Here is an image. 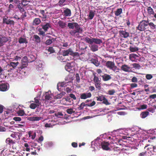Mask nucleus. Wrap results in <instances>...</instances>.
I'll return each instance as SVG.
<instances>
[{
  "label": "nucleus",
  "mask_w": 156,
  "mask_h": 156,
  "mask_svg": "<svg viewBox=\"0 0 156 156\" xmlns=\"http://www.w3.org/2000/svg\"><path fill=\"white\" fill-rule=\"evenodd\" d=\"M28 61L27 58L26 56L24 57L22 60V65L21 68L22 69L26 67L28 65Z\"/></svg>",
  "instance_id": "obj_7"
},
{
  "label": "nucleus",
  "mask_w": 156,
  "mask_h": 156,
  "mask_svg": "<svg viewBox=\"0 0 156 156\" xmlns=\"http://www.w3.org/2000/svg\"><path fill=\"white\" fill-rule=\"evenodd\" d=\"M63 13L66 16H70L71 15V11L68 8H66L63 11Z\"/></svg>",
  "instance_id": "obj_18"
},
{
  "label": "nucleus",
  "mask_w": 156,
  "mask_h": 156,
  "mask_svg": "<svg viewBox=\"0 0 156 156\" xmlns=\"http://www.w3.org/2000/svg\"><path fill=\"white\" fill-rule=\"evenodd\" d=\"M72 52V49L70 48L66 50H64L62 51V55L63 56H66L69 54L71 55V53Z\"/></svg>",
  "instance_id": "obj_14"
},
{
  "label": "nucleus",
  "mask_w": 156,
  "mask_h": 156,
  "mask_svg": "<svg viewBox=\"0 0 156 156\" xmlns=\"http://www.w3.org/2000/svg\"><path fill=\"white\" fill-rule=\"evenodd\" d=\"M21 136V134L19 133H15L11 135V137L13 138H16L17 139H20Z\"/></svg>",
  "instance_id": "obj_28"
},
{
  "label": "nucleus",
  "mask_w": 156,
  "mask_h": 156,
  "mask_svg": "<svg viewBox=\"0 0 156 156\" xmlns=\"http://www.w3.org/2000/svg\"><path fill=\"white\" fill-rule=\"evenodd\" d=\"M148 20H142L140 22L138 26L136 27V29L140 31H144L148 29Z\"/></svg>",
  "instance_id": "obj_1"
},
{
  "label": "nucleus",
  "mask_w": 156,
  "mask_h": 156,
  "mask_svg": "<svg viewBox=\"0 0 156 156\" xmlns=\"http://www.w3.org/2000/svg\"><path fill=\"white\" fill-rule=\"evenodd\" d=\"M23 12L21 16L20 19H22L23 20L24 19V18L27 17L26 12L24 11L23 12Z\"/></svg>",
  "instance_id": "obj_58"
},
{
  "label": "nucleus",
  "mask_w": 156,
  "mask_h": 156,
  "mask_svg": "<svg viewBox=\"0 0 156 156\" xmlns=\"http://www.w3.org/2000/svg\"><path fill=\"white\" fill-rule=\"evenodd\" d=\"M41 26L42 28L45 32L47 31L51 27L50 24L48 23H46L45 24L42 25Z\"/></svg>",
  "instance_id": "obj_19"
},
{
  "label": "nucleus",
  "mask_w": 156,
  "mask_h": 156,
  "mask_svg": "<svg viewBox=\"0 0 156 156\" xmlns=\"http://www.w3.org/2000/svg\"><path fill=\"white\" fill-rule=\"evenodd\" d=\"M76 80L78 83H79L80 81V77L79 76V74L78 73H77L75 75Z\"/></svg>",
  "instance_id": "obj_60"
},
{
  "label": "nucleus",
  "mask_w": 156,
  "mask_h": 156,
  "mask_svg": "<svg viewBox=\"0 0 156 156\" xmlns=\"http://www.w3.org/2000/svg\"><path fill=\"white\" fill-rule=\"evenodd\" d=\"M45 98L46 100H49L51 99V97L50 94H49L47 93H46L45 94Z\"/></svg>",
  "instance_id": "obj_49"
},
{
  "label": "nucleus",
  "mask_w": 156,
  "mask_h": 156,
  "mask_svg": "<svg viewBox=\"0 0 156 156\" xmlns=\"http://www.w3.org/2000/svg\"><path fill=\"white\" fill-rule=\"evenodd\" d=\"M71 55L73 57H78L79 56V53L77 52H74L72 50V52L71 53Z\"/></svg>",
  "instance_id": "obj_46"
},
{
  "label": "nucleus",
  "mask_w": 156,
  "mask_h": 156,
  "mask_svg": "<svg viewBox=\"0 0 156 156\" xmlns=\"http://www.w3.org/2000/svg\"><path fill=\"white\" fill-rule=\"evenodd\" d=\"M48 51L50 52V54L53 53L55 52V50L52 47H50L48 49Z\"/></svg>",
  "instance_id": "obj_52"
},
{
  "label": "nucleus",
  "mask_w": 156,
  "mask_h": 156,
  "mask_svg": "<svg viewBox=\"0 0 156 156\" xmlns=\"http://www.w3.org/2000/svg\"><path fill=\"white\" fill-rule=\"evenodd\" d=\"M3 23L7 24H10L12 25H14V22L12 20L10 19H7L5 17H3Z\"/></svg>",
  "instance_id": "obj_12"
},
{
  "label": "nucleus",
  "mask_w": 156,
  "mask_h": 156,
  "mask_svg": "<svg viewBox=\"0 0 156 156\" xmlns=\"http://www.w3.org/2000/svg\"><path fill=\"white\" fill-rule=\"evenodd\" d=\"M122 12V9L121 8L118 9L116 10L115 11V14L116 16H119Z\"/></svg>",
  "instance_id": "obj_36"
},
{
  "label": "nucleus",
  "mask_w": 156,
  "mask_h": 156,
  "mask_svg": "<svg viewBox=\"0 0 156 156\" xmlns=\"http://www.w3.org/2000/svg\"><path fill=\"white\" fill-rule=\"evenodd\" d=\"M17 114L19 116H23L25 114L24 111L22 110H20L17 112Z\"/></svg>",
  "instance_id": "obj_48"
},
{
  "label": "nucleus",
  "mask_w": 156,
  "mask_h": 156,
  "mask_svg": "<svg viewBox=\"0 0 156 156\" xmlns=\"http://www.w3.org/2000/svg\"><path fill=\"white\" fill-rule=\"evenodd\" d=\"M102 77L103 80L104 81H107L112 79L111 76L107 74H105L104 75L102 76Z\"/></svg>",
  "instance_id": "obj_20"
},
{
  "label": "nucleus",
  "mask_w": 156,
  "mask_h": 156,
  "mask_svg": "<svg viewBox=\"0 0 156 156\" xmlns=\"http://www.w3.org/2000/svg\"><path fill=\"white\" fill-rule=\"evenodd\" d=\"M66 0H59L57 5L60 7H62L65 5L64 3L65 2Z\"/></svg>",
  "instance_id": "obj_43"
},
{
  "label": "nucleus",
  "mask_w": 156,
  "mask_h": 156,
  "mask_svg": "<svg viewBox=\"0 0 156 156\" xmlns=\"http://www.w3.org/2000/svg\"><path fill=\"white\" fill-rule=\"evenodd\" d=\"M18 64L19 62H12L10 63L9 66H10L12 67L13 69L16 67Z\"/></svg>",
  "instance_id": "obj_39"
},
{
  "label": "nucleus",
  "mask_w": 156,
  "mask_h": 156,
  "mask_svg": "<svg viewBox=\"0 0 156 156\" xmlns=\"http://www.w3.org/2000/svg\"><path fill=\"white\" fill-rule=\"evenodd\" d=\"M115 92V91L114 90H109L108 91V94L110 95H112L114 94Z\"/></svg>",
  "instance_id": "obj_62"
},
{
  "label": "nucleus",
  "mask_w": 156,
  "mask_h": 156,
  "mask_svg": "<svg viewBox=\"0 0 156 156\" xmlns=\"http://www.w3.org/2000/svg\"><path fill=\"white\" fill-rule=\"evenodd\" d=\"M129 50L131 52H135L138 51V49L137 47H130L129 48Z\"/></svg>",
  "instance_id": "obj_54"
},
{
  "label": "nucleus",
  "mask_w": 156,
  "mask_h": 156,
  "mask_svg": "<svg viewBox=\"0 0 156 156\" xmlns=\"http://www.w3.org/2000/svg\"><path fill=\"white\" fill-rule=\"evenodd\" d=\"M9 39L5 36L0 37V47L3 46L5 43L9 41Z\"/></svg>",
  "instance_id": "obj_8"
},
{
  "label": "nucleus",
  "mask_w": 156,
  "mask_h": 156,
  "mask_svg": "<svg viewBox=\"0 0 156 156\" xmlns=\"http://www.w3.org/2000/svg\"><path fill=\"white\" fill-rule=\"evenodd\" d=\"M92 44L94 43L97 44H100L102 43V41L101 39L95 38H92Z\"/></svg>",
  "instance_id": "obj_24"
},
{
  "label": "nucleus",
  "mask_w": 156,
  "mask_h": 156,
  "mask_svg": "<svg viewBox=\"0 0 156 156\" xmlns=\"http://www.w3.org/2000/svg\"><path fill=\"white\" fill-rule=\"evenodd\" d=\"M95 104L96 102L94 101H93L90 103L85 104V102H83L80 105L79 107L78 108L79 110H82L83 108L85 106L90 107H92Z\"/></svg>",
  "instance_id": "obj_4"
},
{
  "label": "nucleus",
  "mask_w": 156,
  "mask_h": 156,
  "mask_svg": "<svg viewBox=\"0 0 156 156\" xmlns=\"http://www.w3.org/2000/svg\"><path fill=\"white\" fill-rule=\"evenodd\" d=\"M90 48L91 50L93 52L96 51L98 50V46L95 44H92Z\"/></svg>",
  "instance_id": "obj_31"
},
{
  "label": "nucleus",
  "mask_w": 156,
  "mask_h": 156,
  "mask_svg": "<svg viewBox=\"0 0 156 156\" xmlns=\"http://www.w3.org/2000/svg\"><path fill=\"white\" fill-rule=\"evenodd\" d=\"M147 154V151H146L144 152H143L140 153L139 154V156H144L146 155Z\"/></svg>",
  "instance_id": "obj_64"
},
{
  "label": "nucleus",
  "mask_w": 156,
  "mask_h": 156,
  "mask_svg": "<svg viewBox=\"0 0 156 156\" xmlns=\"http://www.w3.org/2000/svg\"><path fill=\"white\" fill-rule=\"evenodd\" d=\"M55 38H52L51 39H48L46 41L45 43L47 45H49L51 44L53 42L55 41Z\"/></svg>",
  "instance_id": "obj_34"
},
{
  "label": "nucleus",
  "mask_w": 156,
  "mask_h": 156,
  "mask_svg": "<svg viewBox=\"0 0 156 156\" xmlns=\"http://www.w3.org/2000/svg\"><path fill=\"white\" fill-rule=\"evenodd\" d=\"M16 142V141L13 140L10 138H7L5 140V142L7 144L10 146L13 145L15 144Z\"/></svg>",
  "instance_id": "obj_15"
},
{
  "label": "nucleus",
  "mask_w": 156,
  "mask_h": 156,
  "mask_svg": "<svg viewBox=\"0 0 156 156\" xmlns=\"http://www.w3.org/2000/svg\"><path fill=\"white\" fill-rule=\"evenodd\" d=\"M119 33L120 35L124 38H127L129 35V33L125 31L120 30L119 31Z\"/></svg>",
  "instance_id": "obj_13"
},
{
  "label": "nucleus",
  "mask_w": 156,
  "mask_h": 156,
  "mask_svg": "<svg viewBox=\"0 0 156 156\" xmlns=\"http://www.w3.org/2000/svg\"><path fill=\"white\" fill-rule=\"evenodd\" d=\"M91 94L90 92L88 93H83L80 94V98L82 99H85L91 97Z\"/></svg>",
  "instance_id": "obj_11"
},
{
  "label": "nucleus",
  "mask_w": 156,
  "mask_h": 156,
  "mask_svg": "<svg viewBox=\"0 0 156 156\" xmlns=\"http://www.w3.org/2000/svg\"><path fill=\"white\" fill-rule=\"evenodd\" d=\"M13 120L15 121H20L21 120V119L20 117H15L13 118Z\"/></svg>",
  "instance_id": "obj_61"
},
{
  "label": "nucleus",
  "mask_w": 156,
  "mask_h": 156,
  "mask_svg": "<svg viewBox=\"0 0 156 156\" xmlns=\"http://www.w3.org/2000/svg\"><path fill=\"white\" fill-rule=\"evenodd\" d=\"M95 14L94 12L93 11V10H90V11L89 15V19L90 20L92 19L94 17V16Z\"/></svg>",
  "instance_id": "obj_42"
},
{
  "label": "nucleus",
  "mask_w": 156,
  "mask_h": 156,
  "mask_svg": "<svg viewBox=\"0 0 156 156\" xmlns=\"http://www.w3.org/2000/svg\"><path fill=\"white\" fill-rule=\"evenodd\" d=\"M80 33L76 30H71L69 32V34L73 37L78 36L79 35V33Z\"/></svg>",
  "instance_id": "obj_21"
},
{
  "label": "nucleus",
  "mask_w": 156,
  "mask_h": 156,
  "mask_svg": "<svg viewBox=\"0 0 156 156\" xmlns=\"http://www.w3.org/2000/svg\"><path fill=\"white\" fill-rule=\"evenodd\" d=\"M34 103L37 104L38 106H40L41 105V102L40 101V99L38 97H36L34 98V101H32Z\"/></svg>",
  "instance_id": "obj_32"
},
{
  "label": "nucleus",
  "mask_w": 156,
  "mask_h": 156,
  "mask_svg": "<svg viewBox=\"0 0 156 156\" xmlns=\"http://www.w3.org/2000/svg\"><path fill=\"white\" fill-rule=\"evenodd\" d=\"M65 93L62 92L60 94H57V95L55 96V98L56 99H59L61 98L64 95Z\"/></svg>",
  "instance_id": "obj_40"
},
{
  "label": "nucleus",
  "mask_w": 156,
  "mask_h": 156,
  "mask_svg": "<svg viewBox=\"0 0 156 156\" xmlns=\"http://www.w3.org/2000/svg\"><path fill=\"white\" fill-rule=\"evenodd\" d=\"M132 65L133 68L135 69H139L141 67L140 65L139 64L136 63H134L132 64Z\"/></svg>",
  "instance_id": "obj_51"
},
{
  "label": "nucleus",
  "mask_w": 156,
  "mask_h": 156,
  "mask_svg": "<svg viewBox=\"0 0 156 156\" xmlns=\"http://www.w3.org/2000/svg\"><path fill=\"white\" fill-rule=\"evenodd\" d=\"M34 38L35 39V41L37 43H39L41 42V38L40 37L36 34L34 35L33 36Z\"/></svg>",
  "instance_id": "obj_38"
},
{
  "label": "nucleus",
  "mask_w": 156,
  "mask_h": 156,
  "mask_svg": "<svg viewBox=\"0 0 156 156\" xmlns=\"http://www.w3.org/2000/svg\"><path fill=\"white\" fill-rule=\"evenodd\" d=\"M58 24L59 26L62 28H64L66 27V23L62 21H59L58 22Z\"/></svg>",
  "instance_id": "obj_37"
},
{
  "label": "nucleus",
  "mask_w": 156,
  "mask_h": 156,
  "mask_svg": "<svg viewBox=\"0 0 156 156\" xmlns=\"http://www.w3.org/2000/svg\"><path fill=\"white\" fill-rule=\"evenodd\" d=\"M18 42L20 44H27L28 43L27 39L26 38L22 37H20L19 39Z\"/></svg>",
  "instance_id": "obj_30"
},
{
  "label": "nucleus",
  "mask_w": 156,
  "mask_h": 156,
  "mask_svg": "<svg viewBox=\"0 0 156 156\" xmlns=\"http://www.w3.org/2000/svg\"><path fill=\"white\" fill-rule=\"evenodd\" d=\"M41 22L40 19L39 18H35L33 21L32 24L34 26L38 25Z\"/></svg>",
  "instance_id": "obj_26"
},
{
  "label": "nucleus",
  "mask_w": 156,
  "mask_h": 156,
  "mask_svg": "<svg viewBox=\"0 0 156 156\" xmlns=\"http://www.w3.org/2000/svg\"><path fill=\"white\" fill-rule=\"evenodd\" d=\"M149 114V113L148 111L144 112L140 114V117L143 119L145 118Z\"/></svg>",
  "instance_id": "obj_35"
},
{
  "label": "nucleus",
  "mask_w": 156,
  "mask_h": 156,
  "mask_svg": "<svg viewBox=\"0 0 156 156\" xmlns=\"http://www.w3.org/2000/svg\"><path fill=\"white\" fill-rule=\"evenodd\" d=\"M40 12L42 15V16H40V17L42 18V21H45L47 17V15L45 13L44 11L43 10H40Z\"/></svg>",
  "instance_id": "obj_27"
},
{
  "label": "nucleus",
  "mask_w": 156,
  "mask_h": 156,
  "mask_svg": "<svg viewBox=\"0 0 156 156\" xmlns=\"http://www.w3.org/2000/svg\"><path fill=\"white\" fill-rule=\"evenodd\" d=\"M7 89V86L6 84L2 83L0 81V91H4Z\"/></svg>",
  "instance_id": "obj_16"
},
{
  "label": "nucleus",
  "mask_w": 156,
  "mask_h": 156,
  "mask_svg": "<svg viewBox=\"0 0 156 156\" xmlns=\"http://www.w3.org/2000/svg\"><path fill=\"white\" fill-rule=\"evenodd\" d=\"M67 112L69 114H72L73 113H74L75 112V111L73 110V109L72 108H70L66 110Z\"/></svg>",
  "instance_id": "obj_55"
},
{
  "label": "nucleus",
  "mask_w": 156,
  "mask_h": 156,
  "mask_svg": "<svg viewBox=\"0 0 156 156\" xmlns=\"http://www.w3.org/2000/svg\"><path fill=\"white\" fill-rule=\"evenodd\" d=\"M148 27H149V26H150L151 28L154 29L155 28V25L152 22L149 23L148 21Z\"/></svg>",
  "instance_id": "obj_56"
},
{
  "label": "nucleus",
  "mask_w": 156,
  "mask_h": 156,
  "mask_svg": "<svg viewBox=\"0 0 156 156\" xmlns=\"http://www.w3.org/2000/svg\"><path fill=\"white\" fill-rule=\"evenodd\" d=\"M91 63L94 65L96 66H98L100 64V62L98 61V59L97 57H94L91 59L90 60Z\"/></svg>",
  "instance_id": "obj_10"
},
{
  "label": "nucleus",
  "mask_w": 156,
  "mask_h": 156,
  "mask_svg": "<svg viewBox=\"0 0 156 156\" xmlns=\"http://www.w3.org/2000/svg\"><path fill=\"white\" fill-rule=\"evenodd\" d=\"M93 75L94 76L93 81L94 83H100L101 80L100 78H99L98 76H97L95 73H93Z\"/></svg>",
  "instance_id": "obj_22"
},
{
  "label": "nucleus",
  "mask_w": 156,
  "mask_h": 156,
  "mask_svg": "<svg viewBox=\"0 0 156 156\" xmlns=\"http://www.w3.org/2000/svg\"><path fill=\"white\" fill-rule=\"evenodd\" d=\"M49 123H47L45 125V127H50L53 126L54 124L53 123L54 122V121L51 120H50L48 122Z\"/></svg>",
  "instance_id": "obj_29"
},
{
  "label": "nucleus",
  "mask_w": 156,
  "mask_h": 156,
  "mask_svg": "<svg viewBox=\"0 0 156 156\" xmlns=\"http://www.w3.org/2000/svg\"><path fill=\"white\" fill-rule=\"evenodd\" d=\"M38 31L39 32V34L40 35H42L43 36H44L45 35V32L43 30H42V29L41 28H39L38 29Z\"/></svg>",
  "instance_id": "obj_57"
},
{
  "label": "nucleus",
  "mask_w": 156,
  "mask_h": 156,
  "mask_svg": "<svg viewBox=\"0 0 156 156\" xmlns=\"http://www.w3.org/2000/svg\"><path fill=\"white\" fill-rule=\"evenodd\" d=\"M146 78L147 80H149L153 78V76L151 74H147L146 75Z\"/></svg>",
  "instance_id": "obj_59"
},
{
  "label": "nucleus",
  "mask_w": 156,
  "mask_h": 156,
  "mask_svg": "<svg viewBox=\"0 0 156 156\" xmlns=\"http://www.w3.org/2000/svg\"><path fill=\"white\" fill-rule=\"evenodd\" d=\"M68 27L69 29H73L74 28V23H69L68 24Z\"/></svg>",
  "instance_id": "obj_50"
},
{
  "label": "nucleus",
  "mask_w": 156,
  "mask_h": 156,
  "mask_svg": "<svg viewBox=\"0 0 156 156\" xmlns=\"http://www.w3.org/2000/svg\"><path fill=\"white\" fill-rule=\"evenodd\" d=\"M97 100L98 101H102V103L106 105H109L110 103L108 102V100L103 95L97 97H96Z\"/></svg>",
  "instance_id": "obj_3"
},
{
  "label": "nucleus",
  "mask_w": 156,
  "mask_h": 156,
  "mask_svg": "<svg viewBox=\"0 0 156 156\" xmlns=\"http://www.w3.org/2000/svg\"><path fill=\"white\" fill-rule=\"evenodd\" d=\"M40 106H38L37 104L34 103H31L30 105V108L33 109H35L36 108H38Z\"/></svg>",
  "instance_id": "obj_41"
},
{
  "label": "nucleus",
  "mask_w": 156,
  "mask_h": 156,
  "mask_svg": "<svg viewBox=\"0 0 156 156\" xmlns=\"http://www.w3.org/2000/svg\"><path fill=\"white\" fill-rule=\"evenodd\" d=\"M121 69L124 71L129 72L130 71V68L127 65L125 64L122 65L121 67Z\"/></svg>",
  "instance_id": "obj_17"
},
{
  "label": "nucleus",
  "mask_w": 156,
  "mask_h": 156,
  "mask_svg": "<svg viewBox=\"0 0 156 156\" xmlns=\"http://www.w3.org/2000/svg\"><path fill=\"white\" fill-rule=\"evenodd\" d=\"M69 96L71 98H73L74 100L76 99V97L75 96V95L73 94H69Z\"/></svg>",
  "instance_id": "obj_63"
},
{
  "label": "nucleus",
  "mask_w": 156,
  "mask_h": 156,
  "mask_svg": "<svg viewBox=\"0 0 156 156\" xmlns=\"http://www.w3.org/2000/svg\"><path fill=\"white\" fill-rule=\"evenodd\" d=\"M42 119L41 117L34 116L33 117H30L28 118V119L31 121H38Z\"/></svg>",
  "instance_id": "obj_25"
},
{
  "label": "nucleus",
  "mask_w": 156,
  "mask_h": 156,
  "mask_svg": "<svg viewBox=\"0 0 156 156\" xmlns=\"http://www.w3.org/2000/svg\"><path fill=\"white\" fill-rule=\"evenodd\" d=\"M106 66L108 69L113 71L115 73L119 72V68L115 65L113 62L108 61L106 63Z\"/></svg>",
  "instance_id": "obj_2"
},
{
  "label": "nucleus",
  "mask_w": 156,
  "mask_h": 156,
  "mask_svg": "<svg viewBox=\"0 0 156 156\" xmlns=\"http://www.w3.org/2000/svg\"><path fill=\"white\" fill-rule=\"evenodd\" d=\"M28 58L30 62L34 61L36 59L35 57L33 55L30 54L28 56Z\"/></svg>",
  "instance_id": "obj_45"
},
{
  "label": "nucleus",
  "mask_w": 156,
  "mask_h": 156,
  "mask_svg": "<svg viewBox=\"0 0 156 156\" xmlns=\"http://www.w3.org/2000/svg\"><path fill=\"white\" fill-rule=\"evenodd\" d=\"M147 13L149 15H154V11L153 9L151 6H149L147 8Z\"/></svg>",
  "instance_id": "obj_33"
},
{
  "label": "nucleus",
  "mask_w": 156,
  "mask_h": 156,
  "mask_svg": "<svg viewBox=\"0 0 156 156\" xmlns=\"http://www.w3.org/2000/svg\"><path fill=\"white\" fill-rule=\"evenodd\" d=\"M58 85L61 87H65L67 86V83L64 82H59L58 83Z\"/></svg>",
  "instance_id": "obj_47"
},
{
  "label": "nucleus",
  "mask_w": 156,
  "mask_h": 156,
  "mask_svg": "<svg viewBox=\"0 0 156 156\" xmlns=\"http://www.w3.org/2000/svg\"><path fill=\"white\" fill-rule=\"evenodd\" d=\"M66 70L70 73H73L74 71L73 67L71 66L70 63H68L65 67Z\"/></svg>",
  "instance_id": "obj_5"
},
{
  "label": "nucleus",
  "mask_w": 156,
  "mask_h": 156,
  "mask_svg": "<svg viewBox=\"0 0 156 156\" xmlns=\"http://www.w3.org/2000/svg\"><path fill=\"white\" fill-rule=\"evenodd\" d=\"M101 146L102 149L105 150H108L110 149L108 146L109 144L108 142H102L101 143Z\"/></svg>",
  "instance_id": "obj_9"
},
{
  "label": "nucleus",
  "mask_w": 156,
  "mask_h": 156,
  "mask_svg": "<svg viewBox=\"0 0 156 156\" xmlns=\"http://www.w3.org/2000/svg\"><path fill=\"white\" fill-rule=\"evenodd\" d=\"M84 40L87 43H88L90 44H92V38L91 39H90L89 37H86L84 38Z\"/></svg>",
  "instance_id": "obj_44"
},
{
  "label": "nucleus",
  "mask_w": 156,
  "mask_h": 156,
  "mask_svg": "<svg viewBox=\"0 0 156 156\" xmlns=\"http://www.w3.org/2000/svg\"><path fill=\"white\" fill-rule=\"evenodd\" d=\"M74 23V27H75L76 29V30L78 31H79L80 32V33H82L83 32V30L82 28L79 27V26L77 23Z\"/></svg>",
  "instance_id": "obj_23"
},
{
  "label": "nucleus",
  "mask_w": 156,
  "mask_h": 156,
  "mask_svg": "<svg viewBox=\"0 0 156 156\" xmlns=\"http://www.w3.org/2000/svg\"><path fill=\"white\" fill-rule=\"evenodd\" d=\"M26 2L24 0H23L22 1V2L21 3H20L19 4L17 5V7L18 8L20 11L21 13L23 12H24L25 10L23 8V6H25L27 4H24V2Z\"/></svg>",
  "instance_id": "obj_6"
},
{
  "label": "nucleus",
  "mask_w": 156,
  "mask_h": 156,
  "mask_svg": "<svg viewBox=\"0 0 156 156\" xmlns=\"http://www.w3.org/2000/svg\"><path fill=\"white\" fill-rule=\"evenodd\" d=\"M101 83L100 82V83H95V85L96 88L98 90H101Z\"/></svg>",
  "instance_id": "obj_53"
}]
</instances>
